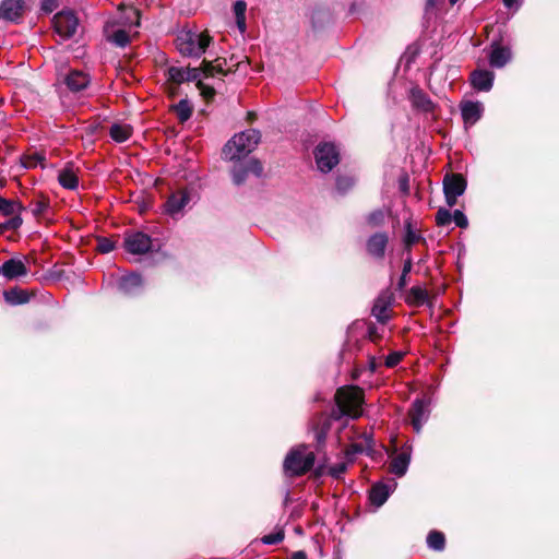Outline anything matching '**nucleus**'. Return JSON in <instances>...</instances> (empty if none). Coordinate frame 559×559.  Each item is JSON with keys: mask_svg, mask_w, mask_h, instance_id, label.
<instances>
[{"mask_svg": "<svg viewBox=\"0 0 559 559\" xmlns=\"http://www.w3.org/2000/svg\"><path fill=\"white\" fill-rule=\"evenodd\" d=\"M389 238L385 233H377L367 241V250L369 254L376 258H382L385 252Z\"/></svg>", "mask_w": 559, "mask_h": 559, "instance_id": "19", "label": "nucleus"}, {"mask_svg": "<svg viewBox=\"0 0 559 559\" xmlns=\"http://www.w3.org/2000/svg\"><path fill=\"white\" fill-rule=\"evenodd\" d=\"M354 186V179L348 176H341L336 179V188L341 193H345Z\"/></svg>", "mask_w": 559, "mask_h": 559, "instance_id": "39", "label": "nucleus"}, {"mask_svg": "<svg viewBox=\"0 0 559 559\" xmlns=\"http://www.w3.org/2000/svg\"><path fill=\"white\" fill-rule=\"evenodd\" d=\"M314 453L306 445H299L286 455L284 471L289 476H299L310 471L314 464Z\"/></svg>", "mask_w": 559, "mask_h": 559, "instance_id": "4", "label": "nucleus"}, {"mask_svg": "<svg viewBox=\"0 0 559 559\" xmlns=\"http://www.w3.org/2000/svg\"><path fill=\"white\" fill-rule=\"evenodd\" d=\"M284 539V533L278 531L276 533H272L262 537V543L265 545H275L281 543Z\"/></svg>", "mask_w": 559, "mask_h": 559, "instance_id": "44", "label": "nucleus"}, {"mask_svg": "<svg viewBox=\"0 0 559 559\" xmlns=\"http://www.w3.org/2000/svg\"><path fill=\"white\" fill-rule=\"evenodd\" d=\"M314 158L321 173H330L340 163V152L333 143L324 142L316 147Z\"/></svg>", "mask_w": 559, "mask_h": 559, "instance_id": "5", "label": "nucleus"}, {"mask_svg": "<svg viewBox=\"0 0 559 559\" xmlns=\"http://www.w3.org/2000/svg\"><path fill=\"white\" fill-rule=\"evenodd\" d=\"M289 559H307V555L302 550H298L292 554Z\"/></svg>", "mask_w": 559, "mask_h": 559, "instance_id": "55", "label": "nucleus"}, {"mask_svg": "<svg viewBox=\"0 0 559 559\" xmlns=\"http://www.w3.org/2000/svg\"><path fill=\"white\" fill-rule=\"evenodd\" d=\"M24 206L14 200H9L0 197V213L4 216H15L21 215Z\"/></svg>", "mask_w": 559, "mask_h": 559, "instance_id": "31", "label": "nucleus"}, {"mask_svg": "<svg viewBox=\"0 0 559 559\" xmlns=\"http://www.w3.org/2000/svg\"><path fill=\"white\" fill-rule=\"evenodd\" d=\"M199 78H201L199 68L170 67L167 70V80L175 84L197 81Z\"/></svg>", "mask_w": 559, "mask_h": 559, "instance_id": "12", "label": "nucleus"}, {"mask_svg": "<svg viewBox=\"0 0 559 559\" xmlns=\"http://www.w3.org/2000/svg\"><path fill=\"white\" fill-rule=\"evenodd\" d=\"M190 202V193L187 190L174 192L165 203V211L173 217L182 214V211Z\"/></svg>", "mask_w": 559, "mask_h": 559, "instance_id": "11", "label": "nucleus"}, {"mask_svg": "<svg viewBox=\"0 0 559 559\" xmlns=\"http://www.w3.org/2000/svg\"><path fill=\"white\" fill-rule=\"evenodd\" d=\"M5 302L17 306L28 302L29 296L26 290L21 288H12L3 293Z\"/></svg>", "mask_w": 559, "mask_h": 559, "instance_id": "29", "label": "nucleus"}, {"mask_svg": "<svg viewBox=\"0 0 559 559\" xmlns=\"http://www.w3.org/2000/svg\"><path fill=\"white\" fill-rule=\"evenodd\" d=\"M225 60L216 59L214 61H203L201 69V78H215L216 75H225Z\"/></svg>", "mask_w": 559, "mask_h": 559, "instance_id": "25", "label": "nucleus"}, {"mask_svg": "<svg viewBox=\"0 0 559 559\" xmlns=\"http://www.w3.org/2000/svg\"><path fill=\"white\" fill-rule=\"evenodd\" d=\"M372 451V438L368 433H364L361 436V440L358 442H354L350 444V447L346 450V457L348 461H352L353 457L356 454H370Z\"/></svg>", "mask_w": 559, "mask_h": 559, "instance_id": "22", "label": "nucleus"}, {"mask_svg": "<svg viewBox=\"0 0 559 559\" xmlns=\"http://www.w3.org/2000/svg\"><path fill=\"white\" fill-rule=\"evenodd\" d=\"M105 34L109 41L119 47H124L130 40L129 34L124 28L111 29L110 22L105 26Z\"/></svg>", "mask_w": 559, "mask_h": 559, "instance_id": "27", "label": "nucleus"}, {"mask_svg": "<svg viewBox=\"0 0 559 559\" xmlns=\"http://www.w3.org/2000/svg\"><path fill=\"white\" fill-rule=\"evenodd\" d=\"M246 10L247 4L242 0H238L234 4V13L236 16V23L241 33L246 31Z\"/></svg>", "mask_w": 559, "mask_h": 559, "instance_id": "35", "label": "nucleus"}, {"mask_svg": "<svg viewBox=\"0 0 559 559\" xmlns=\"http://www.w3.org/2000/svg\"><path fill=\"white\" fill-rule=\"evenodd\" d=\"M48 209V203L44 200H37L32 203V213L34 216L43 215Z\"/></svg>", "mask_w": 559, "mask_h": 559, "instance_id": "47", "label": "nucleus"}, {"mask_svg": "<svg viewBox=\"0 0 559 559\" xmlns=\"http://www.w3.org/2000/svg\"><path fill=\"white\" fill-rule=\"evenodd\" d=\"M452 221V214L447 209H439L436 214V223L439 226H445Z\"/></svg>", "mask_w": 559, "mask_h": 559, "instance_id": "40", "label": "nucleus"}, {"mask_svg": "<svg viewBox=\"0 0 559 559\" xmlns=\"http://www.w3.org/2000/svg\"><path fill=\"white\" fill-rule=\"evenodd\" d=\"M504 2V5L508 7L509 9H518L519 5H520V1L519 0H503Z\"/></svg>", "mask_w": 559, "mask_h": 559, "instance_id": "54", "label": "nucleus"}, {"mask_svg": "<svg viewBox=\"0 0 559 559\" xmlns=\"http://www.w3.org/2000/svg\"><path fill=\"white\" fill-rule=\"evenodd\" d=\"M466 189V180L460 174H448L443 178V192L447 204L452 207L456 204L457 198Z\"/></svg>", "mask_w": 559, "mask_h": 559, "instance_id": "6", "label": "nucleus"}, {"mask_svg": "<svg viewBox=\"0 0 559 559\" xmlns=\"http://www.w3.org/2000/svg\"><path fill=\"white\" fill-rule=\"evenodd\" d=\"M495 80L493 72L485 69H478L471 73V84L479 92L491 90Z\"/></svg>", "mask_w": 559, "mask_h": 559, "instance_id": "15", "label": "nucleus"}, {"mask_svg": "<svg viewBox=\"0 0 559 559\" xmlns=\"http://www.w3.org/2000/svg\"><path fill=\"white\" fill-rule=\"evenodd\" d=\"M23 219L21 215H15L9 218L7 222L0 224V233L5 230H16L21 227Z\"/></svg>", "mask_w": 559, "mask_h": 559, "instance_id": "37", "label": "nucleus"}, {"mask_svg": "<svg viewBox=\"0 0 559 559\" xmlns=\"http://www.w3.org/2000/svg\"><path fill=\"white\" fill-rule=\"evenodd\" d=\"M384 218L385 213L382 210H376L368 215L367 222L370 226L378 227L383 224Z\"/></svg>", "mask_w": 559, "mask_h": 559, "instance_id": "38", "label": "nucleus"}, {"mask_svg": "<svg viewBox=\"0 0 559 559\" xmlns=\"http://www.w3.org/2000/svg\"><path fill=\"white\" fill-rule=\"evenodd\" d=\"M461 111L464 122L473 124L480 119L483 105L478 102H466L462 105Z\"/></svg>", "mask_w": 559, "mask_h": 559, "instance_id": "23", "label": "nucleus"}, {"mask_svg": "<svg viewBox=\"0 0 559 559\" xmlns=\"http://www.w3.org/2000/svg\"><path fill=\"white\" fill-rule=\"evenodd\" d=\"M124 248L131 254H145L152 248V239L142 231H134L126 236Z\"/></svg>", "mask_w": 559, "mask_h": 559, "instance_id": "9", "label": "nucleus"}, {"mask_svg": "<svg viewBox=\"0 0 559 559\" xmlns=\"http://www.w3.org/2000/svg\"><path fill=\"white\" fill-rule=\"evenodd\" d=\"M405 227L406 233L404 237V242L406 247H411L419 240L420 236L415 230L412 229L411 223L407 222Z\"/></svg>", "mask_w": 559, "mask_h": 559, "instance_id": "41", "label": "nucleus"}, {"mask_svg": "<svg viewBox=\"0 0 559 559\" xmlns=\"http://www.w3.org/2000/svg\"><path fill=\"white\" fill-rule=\"evenodd\" d=\"M180 122H186L192 115V106L187 99H181L178 104L171 106Z\"/></svg>", "mask_w": 559, "mask_h": 559, "instance_id": "33", "label": "nucleus"}, {"mask_svg": "<svg viewBox=\"0 0 559 559\" xmlns=\"http://www.w3.org/2000/svg\"><path fill=\"white\" fill-rule=\"evenodd\" d=\"M119 23L126 27V26H139L140 25V21H139V11L132 7L126 9L120 19H119Z\"/></svg>", "mask_w": 559, "mask_h": 559, "instance_id": "34", "label": "nucleus"}, {"mask_svg": "<svg viewBox=\"0 0 559 559\" xmlns=\"http://www.w3.org/2000/svg\"><path fill=\"white\" fill-rule=\"evenodd\" d=\"M411 462V448L406 447L403 449L401 453H399L395 457H393L390 464V472L394 475L401 477L403 476L408 468Z\"/></svg>", "mask_w": 559, "mask_h": 559, "instance_id": "21", "label": "nucleus"}, {"mask_svg": "<svg viewBox=\"0 0 559 559\" xmlns=\"http://www.w3.org/2000/svg\"><path fill=\"white\" fill-rule=\"evenodd\" d=\"M56 33L63 39L72 37L78 27L79 19L72 11H61L52 19Z\"/></svg>", "mask_w": 559, "mask_h": 559, "instance_id": "7", "label": "nucleus"}, {"mask_svg": "<svg viewBox=\"0 0 559 559\" xmlns=\"http://www.w3.org/2000/svg\"><path fill=\"white\" fill-rule=\"evenodd\" d=\"M411 97L414 106L424 110L430 111L432 110V102L428 98V96L419 88H413L411 92Z\"/></svg>", "mask_w": 559, "mask_h": 559, "instance_id": "32", "label": "nucleus"}, {"mask_svg": "<svg viewBox=\"0 0 559 559\" xmlns=\"http://www.w3.org/2000/svg\"><path fill=\"white\" fill-rule=\"evenodd\" d=\"M452 219L454 221V223L456 224V226L461 227V228H465L467 227L468 225V221H467V217L464 215V213L460 210H455L453 215H452Z\"/></svg>", "mask_w": 559, "mask_h": 559, "instance_id": "50", "label": "nucleus"}, {"mask_svg": "<svg viewBox=\"0 0 559 559\" xmlns=\"http://www.w3.org/2000/svg\"><path fill=\"white\" fill-rule=\"evenodd\" d=\"M396 483L391 484L378 483L372 486L369 495L371 503L376 507H381L394 491Z\"/></svg>", "mask_w": 559, "mask_h": 559, "instance_id": "16", "label": "nucleus"}, {"mask_svg": "<svg viewBox=\"0 0 559 559\" xmlns=\"http://www.w3.org/2000/svg\"><path fill=\"white\" fill-rule=\"evenodd\" d=\"M28 270L21 259H9L0 266V274L9 280H15L25 276Z\"/></svg>", "mask_w": 559, "mask_h": 559, "instance_id": "14", "label": "nucleus"}, {"mask_svg": "<svg viewBox=\"0 0 559 559\" xmlns=\"http://www.w3.org/2000/svg\"><path fill=\"white\" fill-rule=\"evenodd\" d=\"M511 50L508 47L493 43L488 56L489 64L492 68H502L511 60Z\"/></svg>", "mask_w": 559, "mask_h": 559, "instance_id": "18", "label": "nucleus"}, {"mask_svg": "<svg viewBox=\"0 0 559 559\" xmlns=\"http://www.w3.org/2000/svg\"><path fill=\"white\" fill-rule=\"evenodd\" d=\"M337 412L340 415H347L352 418H358L361 415V405L364 402V392L358 386H345L337 390L335 394Z\"/></svg>", "mask_w": 559, "mask_h": 559, "instance_id": "3", "label": "nucleus"}, {"mask_svg": "<svg viewBox=\"0 0 559 559\" xmlns=\"http://www.w3.org/2000/svg\"><path fill=\"white\" fill-rule=\"evenodd\" d=\"M402 358H403V353H401V352H393V353H391L390 355L386 356V358H385V366L389 367V368H393L396 365H399V362L402 360Z\"/></svg>", "mask_w": 559, "mask_h": 559, "instance_id": "48", "label": "nucleus"}, {"mask_svg": "<svg viewBox=\"0 0 559 559\" xmlns=\"http://www.w3.org/2000/svg\"><path fill=\"white\" fill-rule=\"evenodd\" d=\"M58 8L57 0H43L41 2V11L45 13H51Z\"/></svg>", "mask_w": 559, "mask_h": 559, "instance_id": "52", "label": "nucleus"}, {"mask_svg": "<svg viewBox=\"0 0 559 559\" xmlns=\"http://www.w3.org/2000/svg\"><path fill=\"white\" fill-rule=\"evenodd\" d=\"M132 133V128L124 123H114L109 129L111 139L118 143L126 142Z\"/></svg>", "mask_w": 559, "mask_h": 559, "instance_id": "30", "label": "nucleus"}, {"mask_svg": "<svg viewBox=\"0 0 559 559\" xmlns=\"http://www.w3.org/2000/svg\"><path fill=\"white\" fill-rule=\"evenodd\" d=\"M329 428H330V419L325 418L322 427L320 429L316 430V440H317L318 444H321L322 442H324V440L326 438V433L329 431Z\"/></svg>", "mask_w": 559, "mask_h": 559, "instance_id": "45", "label": "nucleus"}, {"mask_svg": "<svg viewBox=\"0 0 559 559\" xmlns=\"http://www.w3.org/2000/svg\"><path fill=\"white\" fill-rule=\"evenodd\" d=\"M427 544L430 549L433 550H443L445 538L441 532L431 531L427 536Z\"/></svg>", "mask_w": 559, "mask_h": 559, "instance_id": "36", "label": "nucleus"}, {"mask_svg": "<svg viewBox=\"0 0 559 559\" xmlns=\"http://www.w3.org/2000/svg\"><path fill=\"white\" fill-rule=\"evenodd\" d=\"M347 469V463L346 462H340L334 465H332L329 469V473L334 478H340Z\"/></svg>", "mask_w": 559, "mask_h": 559, "instance_id": "46", "label": "nucleus"}, {"mask_svg": "<svg viewBox=\"0 0 559 559\" xmlns=\"http://www.w3.org/2000/svg\"><path fill=\"white\" fill-rule=\"evenodd\" d=\"M44 157L39 154H34L32 156H26L23 159V165L25 168H33L36 167L38 164L43 162Z\"/></svg>", "mask_w": 559, "mask_h": 559, "instance_id": "49", "label": "nucleus"}, {"mask_svg": "<svg viewBox=\"0 0 559 559\" xmlns=\"http://www.w3.org/2000/svg\"><path fill=\"white\" fill-rule=\"evenodd\" d=\"M393 302V294L389 290L382 292L376 299L371 313L380 323H386L390 319V307Z\"/></svg>", "mask_w": 559, "mask_h": 559, "instance_id": "10", "label": "nucleus"}, {"mask_svg": "<svg viewBox=\"0 0 559 559\" xmlns=\"http://www.w3.org/2000/svg\"><path fill=\"white\" fill-rule=\"evenodd\" d=\"M211 40L212 38L207 33L181 31L176 37V47L185 57L200 58Z\"/></svg>", "mask_w": 559, "mask_h": 559, "instance_id": "2", "label": "nucleus"}, {"mask_svg": "<svg viewBox=\"0 0 559 559\" xmlns=\"http://www.w3.org/2000/svg\"><path fill=\"white\" fill-rule=\"evenodd\" d=\"M142 287V278L139 274L131 273L119 280L118 288L124 294H133Z\"/></svg>", "mask_w": 559, "mask_h": 559, "instance_id": "24", "label": "nucleus"}, {"mask_svg": "<svg viewBox=\"0 0 559 559\" xmlns=\"http://www.w3.org/2000/svg\"><path fill=\"white\" fill-rule=\"evenodd\" d=\"M59 183L69 190H75L79 187V178L71 165L61 169L58 174Z\"/></svg>", "mask_w": 559, "mask_h": 559, "instance_id": "26", "label": "nucleus"}, {"mask_svg": "<svg viewBox=\"0 0 559 559\" xmlns=\"http://www.w3.org/2000/svg\"><path fill=\"white\" fill-rule=\"evenodd\" d=\"M459 0H449V2L453 5L457 2Z\"/></svg>", "mask_w": 559, "mask_h": 559, "instance_id": "56", "label": "nucleus"}, {"mask_svg": "<svg viewBox=\"0 0 559 559\" xmlns=\"http://www.w3.org/2000/svg\"><path fill=\"white\" fill-rule=\"evenodd\" d=\"M412 270V261L411 259H407L403 265L402 274L397 283V288L403 289L406 286V278L408 273Z\"/></svg>", "mask_w": 559, "mask_h": 559, "instance_id": "43", "label": "nucleus"}, {"mask_svg": "<svg viewBox=\"0 0 559 559\" xmlns=\"http://www.w3.org/2000/svg\"><path fill=\"white\" fill-rule=\"evenodd\" d=\"M64 83L72 92H80L90 84V76L83 71L73 70L64 79Z\"/></svg>", "mask_w": 559, "mask_h": 559, "instance_id": "20", "label": "nucleus"}, {"mask_svg": "<svg viewBox=\"0 0 559 559\" xmlns=\"http://www.w3.org/2000/svg\"><path fill=\"white\" fill-rule=\"evenodd\" d=\"M443 0H427L425 10L427 13L433 11Z\"/></svg>", "mask_w": 559, "mask_h": 559, "instance_id": "53", "label": "nucleus"}, {"mask_svg": "<svg viewBox=\"0 0 559 559\" xmlns=\"http://www.w3.org/2000/svg\"><path fill=\"white\" fill-rule=\"evenodd\" d=\"M429 301L428 292L420 286H413L406 296V302L411 306L419 307Z\"/></svg>", "mask_w": 559, "mask_h": 559, "instance_id": "28", "label": "nucleus"}, {"mask_svg": "<svg viewBox=\"0 0 559 559\" xmlns=\"http://www.w3.org/2000/svg\"><path fill=\"white\" fill-rule=\"evenodd\" d=\"M263 173V167L258 159L251 158L246 163H235L231 169L233 181L235 185H242L249 174L260 177Z\"/></svg>", "mask_w": 559, "mask_h": 559, "instance_id": "8", "label": "nucleus"}, {"mask_svg": "<svg viewBox=\"0 0 559 559\" xmlns=\"http://www.w3.org/2000/svg\"><path fill=\"white\" fill-rule=\"evenodd\" d=\"M23 13V1L22 0H3L0 4V17L16 22Z\"/></svg>", "mask_w": 559, "mask_h": 559, "instance_id": "17", "label": "nucleus"}, {"mask_svg": "<svg viewBox=\"0 0 559 559\" xmlns=\"http://www.w3.org/2000/svg\"><path fill=\"white\" fill-rule=\"evenodd\" d=\"M115 242L108 238H99L97 240V250L102 253H109L114 250Z\"/></svg>", "mask_w": 559, "mask_h": 559, "instance_id": "42", "label": "nucleus"}, {"mask_svg": "<svg viewBox=\"0 0 559 559\" xmlns=\"http://www.w3.org/2000/svg\"><path fill=\"white\" fill-rule=\"evenodd\" d=\"M261 134L255 129H248L235 134L224 146L225 159L238 162L251 153L260 142Z\"/></svg>", "mask_w": 559, "mask_h": 559, "instance_id": "1", "label": "nucleus"}, {"mask_svg": "<svg viewBox=\"0 0 559 559\" xmlns=\"http://www.w3.org/2000/svg\"><path fill=\"white\" fill-rule=\"evenodd\" d=\"M197 85H198V88L200 90L201 94L203 97L205 98H211L214 96L215 94V91L213 87L211 86H207L205 85L203 82H202V78H199V80H197Z\"/></svg>", "mask_w": 559, "mask_h": 559, "instance_id": "51", "label": "nucleus"}, {"mask_svg": "<svg viewBox=\"0 0 559 559\" xmlns=\"http://www.w3.org/2000/svg\"><path fill=\"white\" fill-rule=\"evenodd\" d=\"M408 416L414 430L420 432L423 425L429 417L428 403L424 400H416L408 412Z\"/></svg>", "mask_w": 559, "mask_h": 559, "instance_id": "13", "label": "nucleus"}]
</instances>
